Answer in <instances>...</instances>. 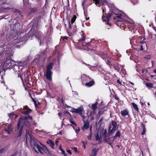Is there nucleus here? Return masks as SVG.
<instances>
[{
  "instance_id": "2",
  "label": "nucleus",
  "mask_w": 156,
  "mask_h": 156,
  "mask_svg": "<svg viewBox=\"0 0 156 156\" xmlns=\"http://www.w3.org/2000/svg\"><path fill=\"white\" fill-rule=\"evenodd\" d=\"M29 119L32 121V116L28 115L24 117H21L19 119L17 125V129L18 132L17 137H20L21 136L23 127H26L27 128L30 127L31 124L29 121Z\"/></svg>"
},
{
  "instance_id": "48",
  "label": "nucleus",
  "mask_w": 156,
  "mask_h": 156,
  "mask_svg": "<svg viewBox=\"0 0 156 156\" xmlns=\"http://www.w3.org/2000/svg\"><path fill=\"white\" fill-rule=\"evenodd\" d=\"M104 114L103 111L102 109H100V110L99 111L98 113V115H101Z\"/></svg>"
},
{
  "instance_id": "46",
  "label": "nucleus",
  "mask_w": 156,
  "mask_h": 156,
  "mask_svg": "<svg viewBox=\"0 0 156 156\" xmlns=\"http://www.w3.org/2000/svg\"><path fill=\"white\" fill-rule=\"evenodd\" d=\"M23 4L24 5L28 4L29 0H23Z\"/></svg>"
},
{
  "instance_id": "14",
  "label": "nucleus",
  "mask_w": 156,
  "mask_h": 156,
  "mask_svg": "<svg viewBox=\"0 0 156 156\" xmlns=\"http://www.w3.org/2000/svg\"><path fill=\"white\" fill-rule=\"evenodd\" d=\"M84 125L81 128L82 129L83 131L88 129L89 127V123L88 121H84Z\"/></svg>"
},
{
  "instance_id": "30",
  "label": "nucleus",
  "mask_w": 156,
  "mask_h": 156,
  "mask_svg": "<svg viewBox=\"0 0 156 156\" xmlns=\"http://www.w3.org/2000/svg\"><path fill=\"white\" fill-rule=\"evenodd\" d=\"M92 152H93V154L91 155L90 156H96L97 153L98 152V150L95 149H93L92 150Z\"/></svg>"
},
{
  "instance_id": "12",
  "label": "nucleus",
  "mask_w": 156,
  "mask_h": 156,
  "mask_svg": "<svg viewBox=\"0 0 156 156\" xmlns=\"http://www.w3.org/2000/svg\"><path fill=\"white\" fill-rule=\"evenodd\" d=\"M106 64L110 67L112 66H114V65H116V64H118L116 62V60L113 58H109L108 60H107V61H106Z\"/></svg>"
},
{
  "instance_id": "1",
  "label": "nucleus",
  "mask_w": 156,
  "mask_h": 156,
  "mask_svg": "<svg viewBox=\"0 0 156 156\" xmlns=\"http://www.w3.org/2000/svg\"><path fill=\"white\" fill-rule=\"evenodd\" d=\"M30 127L27 128L26 127H23V128H25L26 129V136L29 135L30 138V144L31 146L33 147L35 151L37 153H38L36 149H37L38 151L41 154H43V152L46 153L48 151L47 147L43 145L41 142L38 141L34 137H32L29 133V130Z\"/></svg>"
},
{
  "instance_id": "53",
  "label": "nucleus",
  "mask_w": 156,
  "mask_h": 156,
  "mask_svg": "<svg viewBox=\"0 0 156 156\" xmlns=\"http://www.w3.org/2000/svg\"><path fill=\"white\" fill-rule=\"evenodd\" d=\"M146 129H143V131L142 133H141V134L142 135H144L146 132Z\"/></svg>"
},
{
  "instance_id": "56",
  "label": "nucleus",
  "mask_w": 156,
  "mask_h": 156,
  "mask_svg": "<svg viewBox=\"0 0 156 156\" xmlns=\"http://www.w3.org/2000/svg\"><path fill=\"white\" fill-rule=\"evenodd\" d=\"M114 98L116 100H117L118 101L119 100V98H118V96L116 95H115Z\"/></svg>"
},
{
  "instance_id": "26",
  "label": "nucleus",
  "mask_w": 156,
  "mask_h": 156,
  "mask_svg": "<svg viewBox=\"0 0 156 156\" xmlns=\"http://www.w3.org/2000/svg\"><path fill=\"white\" fill-rule=\"evenodd\" d=\"M101 109H102V111L103 112V113H104V112L106 111L108 109V108L107 107H105L104 106V105H101Z\"/></svg>"
},
{
  "instance_id": "35",
  "label": "nucleus",
  "mask_w": 156,
  "mask_h": 156,
  "mask_svg": "<svg viewBox=\"0 0 156 156\" xmlns=\"http://www.w3.org/2000/svg\"><path fill=\"white\" fill-rule=\"evenodd\" d=\"M82 45L83 46H86L88 49H90V50L93 49L92 48H90V43L89 42L86 43L85 45H84L83 44Z\"/></svg>"
},
{
  "instance_id": "61",
  "label": "nucleus",
  "mask_w": 156,
  "mask_h": 156,
  "mask_svg": "<svg viewBox=\"0 0 156 156\" xmlns=\"http://www.w3.org/2000/svg\"><path fill=\"white\" fill-rule=\"evenodd\" d=\"M82 117L83 119H84L85 117V116L84 115V114H83V112L82 113V115H80Z\"/></svg>"
},
{
  "instance_id": "31",
  "label": "nucleus",
  "mask_w": 156,
  "mask_h": 156,
  "mask_svg": "<svg viewBox=\"0 0 156 156\" xmlns=\"http://www.w3.org/2000/svg\"><path fill=\"white\" fill-rule=\"evenodd\" d=\"M146 85L147 87L150 88H152L153 87V84L150 83H147L146 84Z\"/></svg>"
},
{
  "instance_id": "57",
  "label": "nucleus",
  "mask_w": 156,
  "mask_h": 156,
  "mask_svg": "<svg viewBox=\"0 0 156 156\" xmlns=\"http://www.w3.org/2000/svg\"><path fill=\"white\" fill-rule=\"evenodd\" d=\"M117 82L120 85H122V83L118 79L117 80Z\"/></svg>"
},
{
  "instance_id": "62",
  "label": "nucleus",
  "mask_w": 156,
  "mask_h": 156,
  "mask_svg": "<svg viewBox=\"0 0 156 156\" xmlns=\"http://www.w3.org/2000/svg\"><path fill=\"white\" fill-rule=\"evenodd\" d=\"M145 58H146L147 59H149L150 58V56H146L145 57Z\"/></svg>"
},
{
  "instance_id": "5",
  "label": "nucleus",
  "mask_w": 156,
  "mask_h": 156,
  "mask_svg": "<svg viewBox=\"0 0 156 156\" xmlns=\"http://www.w3.org/2000/svg\"><path fill=\"white\" fill-rule=\"evenodd\" d=\"M112 128L111 129V126L110 125L108 127V136H110L114 133L117 128V124L116 122L112 121Z\"/></svg>"
},
{
  "instance_id": "33",
  "label": "nucleus",
  "mask_w": 156,
  "mask_h": 156,
  "mask_svg": "<svg viewBox=\"0 0 156 156\" xmlns=\"http://www.w3.org/2000/svg\"><path fill=\"white\" fill-rule=\"evenodd\" d=\"M116 65H114V66H112L114 69L115 70H117L118 72H119L120 71V68L119 67V66H116Z\"/></svg>"
},
{
  "instance_id": "11",
  "label": "nucleus",
  "mask_w": 156,
  "mask_h": 156,
  "mask_svg": "<svg viewBox=\"0 0 156 156\" xmlns=\"http://www.w3.org/2000/svg\"><path fill=\"white\" fill-rule=\"evenodd\" d=\"M83 111V109L82 107H80L76 109L74 108H72L71 111L73 113H78L80 115H82V113Z\"/></svg>"
},
{
  "instance_id": "34",
  "label": "nucleus",
  "mask_w": 156,
  "mask_h": 156,
  "mask_svg": "<svg viewBox=\"0 0 156 156\" xmlns=\"http://www.w3.org/2000/svg\"><path fill=\"white\" fill-rule=\"evenodd\" d=\"M43 17L41 15H38V16L36 17L35 20H37V21H39L41 19H43Z\"/></svg>"
},
{
  "instance_id": "47",
  "label": "nucleus",
  "mask_w": 156,
  "mask_h": 156,
  "mask_svg": "<svg viewBox=\"0 0 156 156\" xmlns=\"http://www.w3.org/2000/svg\"><path fill=\"white\" fill-rule=\"evenodd\" d=\"M4 48L2 47L0 48V55H2L4 52Z\"/></svg>"
},
{
  "instance_id": "21",
  "label": "nucleus",
  "mask_w": 156,
  "mask_h": 156,
  "mask_svg": "<svg viewBox=\"0 0 156 156\" xmlns=\"http://www.w3.org/2000/svg\"><path fill=\"white\" fill-rule=\"evenodd\" d=\"M104 141L105 142L109 144H111V143H112V142L110 140L109 138H107L106 137V136H104L103 137Z\"/></svg>"
},
{
  "instance_id": "27",
  "label": "nucleus",
  "mask_w": 156,
  "mask_h": 156,
  "mask_svg": "<svg viewBox=\"0 0 156 156\" xmlns=\"http://www.w3.org/2000/svg\"><path fill=\"white\" fill-rule=\"evenodd\" d=\"M42 33L40 31H38L36 32L35 34V36L36 37H37L39 38L41 36Z\"/></svg>"
},
{
  "instance_id": "23",
  "label": "nucleus",
  "mask_w": 156,
  "mask_h": 156,
  "mask_svg": "<svg viewBox=\"0 0 156 156\" xmlns=\"http://www.w3.org/2000/svg\"><path fill=\"white\" fill-rule=\"evenodd\" d=\"M95 140H98L100 142V143H101V136H100L98 133H97L95 135Z\"/></svg>"
},
{
  "instance_id": "20",
  "label": "nucleus",
  "mask_w": 156,
  "mask_h": 156,
  "mask_svg": "<svg viewBox=\"0 0 156 156\" xmlns=\"http://www.w3.org/2000/svg\"><path fill=\"white\" fill-rule=\"evenodd\" d=\"M47 143L48 144L50 145V146L51 147L52 149L54 148V143L51 140H49L48 141H47Z\"/></svg>"
},
{
  "instance_id": "52",
  "label": "nucleus",
  "mask_w": 156,
  "mask_h": 156,
  "mask_svg": "<svg viewBox=\"0 0 156 156\" xmlns=\"http://www.w3.org/2000/svg\"><path fill=\"white\" fill-rule=\"evenodd\" d=\"M4 80L3 76L2 75H1L0 77V81L2 82L3 81H4Z\"/></svg>"
},
{
  "instance_id": "64",
  "label": "nucleus",
  "mask_w": 156,
  "mask_h": 156,
  "mask_svg": "<svg viewBox=\"0 0 156 156\" xmlns=\"http://www.w3.org/2000/svg\"><path fill=\"white\" fill-rule=\"evenodd\" d=\"M102 9H103L102 12H104L106 11V9L104 7H102Z\"/></svg>"
},
{
  "instance_id": "44",
  "label": "nucleus",
  "mask_w": 156,
  "mask_h": 156,
  "mask_svg": "<svg viewBox=\"0 0 156 156\" xmlns=\"http://www.w3.org/2000/svg\"><path fill=\"white\" fill-rule=\"evenodd\" d=\"M87 141H86V142H85L84 141H82V144L83 145V147L84 148V149H85V148H86V144H87Z\"/></svg>"
},
{
  "instance_id": "42",
  "label": "nucleus",
  "mask_w": 156,
  "mask_h": 156,
  "mask_svg": "<svg viewBox=\"0 0 156 156\" xmlns=\"http://www.w3.org/2000/svg\"><path fill=\"white\" fill-rule=\"evenodd\" d=\"M14 115L15 114L13 112L9 114V116L10 119H12Z\"/></svg>"
},
{
  "instance_id": "63",
  "label": "nucleus",
  "mask_w": 156,
  "mask_h": 156,
  "mask_svg": "<svg viewBox=\"0 0 156 156\" xmlns=\"http://www.w3.org/2000/svg\"><path fill=\"white\" fill-rule=\"evenodd\" d=\"M67 151L69 153V154H72V152L70 150H67Z\"/></svg>"
},
{
  "instance_id": "50",
  "label": "nucleus",
  "mask_w": 156,
  "mask_h": 156,
  "mask_svg": "<svg viewBox=\"0 0 156 156\" xmlns=\"http://www.w3.org/2000/svg\"><path fill=\"white\" fill-rule=\"evenodd\" d=\"M18 74V77H20V78L23 82V78L22 77V76L20 75L18 73H17Z\"/></svg>"
},
{
  "instance_id": "7",
  "label": "nucleus",
  "mask_w": 156,
  "mask_h": 156,
  "mask_svg": "<svg viewBox=\"0 0 156 156\" xmlns=\"http://www.w3.org/2000/svg\"><path fill=\"white\" fill-rule=\"evenodd\" d=\"M106 16H105L103 15L102 16V19L103 21L104 22H105L106 24L107 25H109L110 26H112V24L109 22V20L110 18L111 17V14H109V13L105 14Z\"/></svg>"
},
{
  "instance_id": "9",
  "label": "nucleus",
  "mask_w": 156,
  "mask_h": 156,
  "mask_svg": "<svg viewBox=\"0 0 156 156\" xmlns=\"http://www.w3.org/2000/svg\"><path fill=\"white\" fill-rule=\"evenodd\" d=\"M20 111L22 114L26 115L30 114L32 112V110L27 106H25L23 107V109L21 108L20 109Z\"/></svg>"
},
{
  "instance_id": "4",
  "label": "nucleus",
  "mask_w": 156,
  "mask_h": 156,
  "mask_svg": "<svg viewBox=\"0 0 156 156\" xmlns=\"http://www.w3.org/2000/svg\"><path fill=\"white\" fill-rule=\"evenodd\" d=\"M95 4L98 6H100L101 5H104L105 3L107 4L110 9H113L115 8V5L112 3H108L106 0H93Z\"/></svg>"
},
{
  "instance_id": "54",
  "label": "nucleus",
  "mask_w": 156,
  "mask_h": 156,
  "mask_svg": "<svg viewBox=\"0 0 156 156\" xmlns=\"http://www.w3.org/2000/svg\"><path fill=\"white\" fill-rule=\"evenodd\" d=\"M73 149L74 150L75 153H78V151H77V148L76 147H74L73 148Z\"/></svg>"
},
{
  "instance_id": "51",
  "label": "nucleus",
  "mask_w": 156,
  "mask_h": 156,
  "mask_svg": "<svg viewBox=\"0 0 156 156\" xmlns=\"http://www.w3.org/2000/svg\"><path fill=\"white\" fill-rule=\"evenodd\" d=\"M5 151V149L2 148L0 149V154H2L4 153Z\"/></svg>"
},
{
  "instance_id": "13",
  "label": "nucleus",
  "mask_w": 156,
  "mask_h": 156,
  "mask_svg": "<svg viewBox=\"0 0 156 156\" xmlns=\"http://www.w3.org/2000/svg\"><path fill=\"white\" fill-rule=\"evenodd\" d=\"M68 27L67 28H66V31L68 35L69 36H70L72 34V33L71 32V31L72 30V28L71 27V24L69 20H68Z\"/></svg>"
},
{
  "instance_id": "41",
  "label": "nucleus",
  "mask_w": 156,
  "mask_h": 156,
  "mask_svg": "<svg viewBox=\"0 0 156 156\" xmlns=\"http://www.w3.org/2000/svg\"><path fill=\"white\" fill-rule=\"evenodd\" d=\"M96 113V110H92V111L90 112V115H93Z\"/></svg>"
},
{
  "instance_id": "8",
  "label": "nucleus",
  "mask_w": 156,
  "mask_h": 156,
  "mask_svg": "<svg viewBox=\"0 0 156 156\" xmlns=\"http://www.w3.org/2000/svg\"><path fill=\"white\" fill-rule=\"evenodd\" d=\"M20 23L18 22H17L13 25L12 30L16 34H18L20 30Z\"/></svg>"
},
{
  "instance_id": "22",
  "label": "nucleus",
  "mask_w": 156,
  "mask_h": 156,
  "mask_svg": "<svg viewBox=\"0 0 156 156\" xmlns=\"http://www.w3.org/2000/svg\"><path fill=\"white\" fill-rule=\"evenodd\" d=\"M90 80L89 76H85L82 79V82L84 84L86 82H88Z\"/></svg>"
},
{
  "instance_id": "17",
  "label": "nucleus",
  "mask_w": 156,
  "mask_h": 156,
  "mask_svg": "<svg viewBox=\"0 0 156 156\" xmlns=\"http://www.w3.org/2000/svg\"><path fill=\"white\" fill-rule=\"evenodd\" d=\"M145 38L144 36H140L138 37V41L140 43L143 44H144V40H145Z\"/></svg>"
},
{
  "instance_id": "19",
  "label": "nucleus",
  "mask_w": 156,
  "mask_h": 156,
  "mask_svg": "<svg viewBox=\"0 0 156 156\" xmlns=\"http://www.w3.org/2000/svg\"><path fill=\"white\" fill-rule=\"evenodd\" d=\"M131 105H132V106L135 111H136L137 112H139V110L136 104H135L133 102L131 103Z\"/></svg>"
},
{
  "instance_id": "45",
  "label": "nucleus",
  "mask_w": 156,
  "mask_h": 156,
  "mask_svg": "<svg viewBox=\"0 0 156 156\" xmlns=\"http://www.w3.org/2000/svg\"><path fill=\"white\" fill-rule=\"evenodd\" d=\"M69 37L67 36L61 37V39H62L63 41H65V40H68Z\"/></svg>"
},
{
  "instance_id": "37",
  "label": "nucleus",
  "mask_w": 156,
  "mask_h": 156,
  "mask_svg": "<svg viewBox=\"0 0 156 156\" xmlns=\"http://www.w3.org/2000/svg\"><path fill=\"white\" fill-rule=\"evenodd\" d=\"M59 149L61 150L62 151L61 154L62 155H64V156H67V154L65 153V151L63 150L61 147V146L59 148Z\"/></svg>"
},
{
  "instance_id": "60",
  "label": "nucleus",
  "mask_w": 156,
  "mask_h": 156,
  "mask_svg": "<svg viewBox=\"0 0 156 156\" xmlns=\"http://www.w3.org/2000/svg\"><path fill=\"white\" fill-rule=\"evenodd\" d=\"M109 139H110V140L112 142H112L114 141V138H113V137H110V138H109Z\"/></svg>"
},
{
  "instance_id": "40",
  "label": "nucleus",
  "mask_w": 156,
  "mask_h": 156,
  "mask_svg": "<svg viewBox=\"0 0 156 156\" xmlns=\"http://www.w3.org/2000/svg\"><path fill=\"white\" fill-rule=\"evenodd\" d=\"M107 130L105 129L104 131V132L103 133V135L104 136H106V137H108L109 136H108V133L107 134Z\"/></svg>"
},
{
  "instance_id": "39",
  "label": "nucleus",
  "mask_w": 156,
  "mask_h": 156,
  "mask_svg": "<svg viewBox=\"0 0 156 156\" xmlns=\"http://www.w3.org/2000/svg\"><path fill=\"white\" fill-rule=\"evenodd\" d=\"M115 135H116V136L119 137L121 136L120 131L119 130L116 133Z\"/></svg>"
},
{
  "instance_id": "16",
  "label": "nucleus",
  "mask_w": 156,
  "mask_h": 156,
  "mask_svg": "<svg viewBox=\"0 0 156 156\" xmlns=\"http://www.w3.org/2000/svg\"><path fill=\"white\" fill-rule=\"evenodd\" d=\"M104 60L106 61H107L108 59V57L107 55L105 53H100L99 55Z\"/></svg>"
},
{
  "instance_id": "15",
  "label": "nucleus",
  "mask_w": 156,
  "mask_h": 156,
  "mask_svg": "<svg viewBox=\"0 0 156 156\" xmlns=\"http://www.w3.org/2000/svg\"><path fill=\"white\" fill-rule=\"evenodd\" d=\"M121 114L122 116L124 117L128 116V117L127 118H128L129 116V111L128 110L126 109L122 110L121 111Z\"/></svg>"
},
{
  "instance_id": "49",
  "label": "nucleus",
  "mask_w": 156,
  "mask_h": 156,
  "mask_svg": "<svg viewBox=\"0 0 156 156\" xmlns=\"http://www.w3.org/2000/svg\"><path fill=\"white\" fill-rule=\"evenodd\" d=\"M92 134V131H91V133H90L89 135L87 136V138H88V140H91Z\"/></svg>"
},
{
  "instance_id": "6",
  "label": "nucleus",
  "mask_w": 156,
  "mask_h": 156,
  "mask_svg": "<svg viewBox=\"0 0 156 156\" xmlns=\"http://www.w3.org/2000/svg\"><path fill=\"white\" fill-rule=\"evenodd\" d=\"M2 9L3 10L6 11H9L10 10L14 13L16 14H18L19 15H20L22 14L21 11L18 9H17L13 8H10V7H3Z\"/></svg>"
},
{
  "instance_id": "28",
  "label": "nucleus",
  "mask_w": 156,
  "mask_h": 156,
  "mask_svg": "<svg viewBox=\"0 0 156 156\" xmlns=\"http://www.w3.org/2000/svg\"><path fill=\"white\" fill-rule=\"evenodd\" d=\"M81 35L82 37L79 40V41H84L86 39V35L85 33H83Z\"/></svg>"
},
{
  "instance_id": "58",
  "label": "nucleus",
  "mask_w": 156,
  "mask_h": 156,
  "mask_svg": "<svg viewBox=\"0 0 156 156\" xmlns=\"http://www.w3.org/2000/svg\"><path fill=\"white\" fill-rule=\"evenodd\" d=\"M4 130L6 132H8V134H9L10 133V132H9V129H4Z\"/></svg>"
},
{
  "instance_id": "10",
  "label": "nucleus",
  "mask_w": 156,
  "mask_h": 156,
  "mask_svg": "<svg viewBox=\"0 0 156 156\" xmlns=\"http://www.w3.org/2000/svg\"><path fill=\"white\" fill-rule=\"evenodd\" d=\"M120 11L115 7L113 9H110L109 10V14H111V18L115 19V16L116 14L119 13Z\"/></svg>"
},
{
  "instance_id": "59",
  "label": "nucleus",
  "mask_w": 156,
  "mask_h": 156,
  "mask_svg": "<svg viewBox=\"0 0 156 156\" xmlns=\"http://www.w3.org/2000/svg\"><path fill=\"white\" fill-rule=\"evenodd\" d=\"M141 127L143 129H145V124H144L143 123H142L141 124Z\"/></svg>"
},
{
  "instance_id": "3",
  "label": "nucleus",
  "mask_w": 156,
  "mask_h": 156,
  "mask_svg": "<svg viewBox=\"0 0 156 156\" xmlns=\"http://www.w3.org/2000/svg\"><path fill=\"white\" fill-rule=\"evenodd\" d=\"M54 65V63L53 62H51L46 67V74L44 75L46 77L47 79L50 81L52 80L53 72L51 70Z\"/></svg>"
},
{
  "instance_id": "18",
  "label": "nucleus",
  "mask_w": 156,
  "mask_h": 156,
  "mask_svg": "<svg viewBox=\"0 0 156 156\" xmlns=\"http://www.w3.org/2000/svg\"><path fill=\"white\" fill-rule=\"evenodd\" d=\"M94 80H91L89 82H86L85 83L86 86L87 87H90L93 85L94 84Z\"/></svg>"
},
{
  "instance_id": "36",
  "label": "nucleus",
  "mask_w": 156,
  "mask_h": 156,
  "mask_svg": "<svg viewBox=\"0 0 156 156\" xmlns=\"http://www.w3.org/2000/svg\"><path fill=\"white\" fill-rule=\"evenodd\" d=\"M122 16V14H120L119 13H118V14L115 16V19H116V18H121Z\"/></svg>"
},
{
  "instance_id": "29",
  "label": "nucleus",
  "mask_w": 156,
  "mask_h": 156,
  "mask_svg": "<svg viewBox=\"0 0 156 156\" xmlns=\"http://www.w3.org/2000/svg\"><path fill=\"white\" fill-rule=\"evenodd\" d=\"M71 27L72 28V31L73 33L75 32L77 30V28H76V26L75 24H75L72 27L71 26Z\"/></svg>"
},
{
  "instance_id": "55",
  "label": "nucleus",
  "mask_w": 156,
  "mask_h": 156,
  "mask_svg": "<svg viewBox=\"0 0 156 156\" xmlns=\"http://www.w3.org/2000/svg\"><path fill=\"white\" fill-rule=\"evenodd\" d=\"M103 120V117L101 118L100 120L98 121V124H99L101 123L102 122Z\"/></svg>"
},
{
  "instance_id": "24",
  "label": "nucleus",
  "mask_w": 156,
  "mask_h": 156,
  "mask_svg": "<svg viewBox=\"0 0 156 156\" xmlns=\"http://www.w3.org/2000/svg\"><path fill=\"white\" fill-rule=\"evenodd\" d=\"M98 104V102L97 101L94 104H93L91 106L92 109L96 110L97 108V105Z\"/></svg>"
},
{
  "instance_id": "43",
  "label": "nucleus",
  "mask_w": 156,
  "mask_h": 156,
  "mask_svg": "<svg viewBox=\"0 0 156 156\" xmlns=\"http://www.w3.org/2000/svg\"><path fill=\"white\" fill-rule=\"evenodd\" d=\"M32 101H33V102H34V104L35 106V107H37V108H38V106H37V103L36 101L33 98H32Z\"/></svg>"
},
{
  "instance_id": "25",
  "label": "nucleus",
  "mask_w": 156,
  "mask_h": 156,
  "mask_svg": "<svg viewBox=\"0 0 156 156\" xmlns=\"http://www.w3.org/2000/svg\"><path fill=\"white\" fill-rule=\"evenodd\" d=\"M37 9L36 7L31 8L30 9V13H32V12H37Z\"/></svg>"
},
{
  "instance_id": "38",
  "label": "nucleus",
  "mask_w": 156,
  "mask_h": 156,
  "mask_svg": "<svg viewBox=\"0 0 156 156\" xmlns=\"http://www.w3.org/2000/svg\"><path fill=\"white\" fill-rule=\"evenodd\" d=\"M70 122L71 123L74 125L75 126H77V125L76 123L74 121L73 119L72 118L70 119Z\"/></svg>"
},
{
  "instance_id": "32",
  "label": "nucleus",
  "mask_w": 156,
  "mask_h": 156,
  "mask_svg": "<svg viewBox=\"0 0 156 156\" xmlns=\"http://www.w3.org/2000/svg\"><path fill=\"white\" fill-rule=\"evenodd\" d=\"M76 18V16L74 15L73 17H72L71 19V23L72 24H73L74 22H75Z\"/></svg>"
}]
</instances>
